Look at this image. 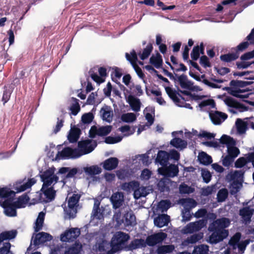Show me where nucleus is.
<instances>
[{"label": "nucleus", "mask_w": 254, "mask_h": 254, "mask_svg": "<svg viewBox=\"0 0 254 254\" xmlns=\"http://www.w3.org/2000/svg\"><path fill=\"white\" fill-rule=\"evenodd\" d=\"M128 103L132 111L134 112H138L140 111L141 102L138 98H135L132 96H129Z\"/></svg>", "instance_id": "33"}, {"label": "nucleus", "mask_w": 254, "mask_h": 254, "mask_svg": "<svg viewBox=\"0 0 254 254\" xmlns=\"http://www.w3.org/2000/svg\"><path fill=\"white\" fill-rule=\"evenodd\" d=\"M175 250L173 245H162L158 247L156 252L158 254H170Z\"/></svg>", "instance_id": "44"}, {"label": "nucleus", "mask_w": 254, "mask_h": 254, "mask_svg": "<svg viewBox=\"0 0 254 254\" xmlns=\"http://www.w3.org/2000/svg\"><path fill=\"white\" fill-rule=\"evenodd\" d=\"M124 217L127 226H133L136 224V218L132 212L126 213Z\"/></svg>", "instance_id": "46"}, {"label": "nucleus", "mask_w": 254, "mask_h": 254, "mask_svg": "<svg viewBox=\"0 0 254 254\" xmlns=\"http://www.w3.org/2000/svg\"><path fill=\"white\" fill-rule=\"evenodd\" d=\"M227 152L228 155L235 159L240 154V151L236 146L229 147L227 149Z\"/></svg>", "instance_id": "61"}, {"label": "nucleus", "mask_w": 254, "mask_h": 254, "mask_svg": "<svg viewBox=\"0 0 254 254\" xmlns=\"http://www.w3.org/2000/svg\"><path fill=\"white\" fill-rule=\"evenodd\" d=\"M235 125L237 128V133L239 134L245 133L248 128L247 122L243 121L241 119H237Z\"/></svg>", "instance_id": "37"}, {"label": "nucleus", "mask_w": 254, "mask_h": 254, "mask_svg": "<svg viewBox=\"0 0 254 254\" xmlns=\"http://www.w3.org/2000/svg\"><path fill=\"white\" fill-rule=\"evenodd\" d=\"M119 164V160L116 157H110L105 160L103 164V168L107 171H111L116 169Z\"/></svg>", "instance_id": "24"}, {"label": "nucleus", "mask_w": 254, "mask_h": 254, "mask_svg": "<svg viewBox=\"0 0 254 254\" xmlns=\"http://www.w3.org/2000/svg\"><path fill=\"white\" fill-rule=\"evenodd\" d=\"M228 192L226 189H220L217 194V198L218 202H223L227 198Z\"/></svg>", "instance_id": "56"}, {"label": "nucleus", "mask_w": 254, "mask_h": 254, "mask_svg": "<svg viewBox=\"0 0 254 254\" xmlns=\"http://www.w3.org/2000/svg\"><path fill=\"white\" fill-rule=\"evenodd\" d=\"M93 119V114L91 112H89L85 113L82 116L81 121L84 124H90L92 122Z\"/></svg>", "instance_id": "63"}, {"label": "nucleus", "mask_w": 254, "mask_h": 254, "mask_svg": "<svg viewBox=\"0 0 254 254\" xmlns=\"http://www.w3.org/2000/svg\"><path fill=\"white\" fill-rule=\"evenodd\" d=\"M11 245L9 242L3 243L0 248V254H13L10 251Z\"/></svg>", "instance_id": "62"}, {"label": "nucleus", "mask_w": 254, "mask_h": 254, "mask_svg": "<svg viewBox=\"0 0 254 254\" xmlns=\"http://www.w3.org/2000/svg\"><path fill=\"white\" fill-rule=\"evenodd\" d=\"M80 134V128L74 126L70 128L67 135V139L70 143L76 142L79 139Z\"/></svg>", "instance_id": "27"}, {"label": "nucleus", "mask_w": 254, "mask_h": 254, "mask_svg": "<svg viewBox=\"0 0 254 254\" xmlns=\"http://www.w3.org/2000/svg\"><path fill=\"white\" fill-rule=\"evenodd\" d=\"M17 234L16 230L6 231L0 234V244L4 240H10L14 239Z\"/></svg>", "instance_id": "30"}, {"label": "nucleus", "mask_w": 254, "mask_h": 254, "mask_svg": "<svg viewBox=\"0 0 254 254\" xmlns=\"http://www.w3.org/2000/svg\"><path fill=\"white\" fill-rule=\"evenodd\" d=\"M167 237V234L162 232L155 233L148 235L145 240H144L145 247L147 246L154 247L157 244H161L166 239Z\"/></svg>", "instance_id": "7"}, {"label": "nucleus", "mask_w": 254, "mask_h": 254, "mask_svg": "<svg viewBox=\"0 0 254 254\" xmlns=\"http://www.w3.org/2000/svg\"><path fill=\"white\" fill-rule=\"evenodd\" d=\"M79 169L78 168H72L63 167L59 169L58 174H66L64 177V179L72 178L76 175L78 172Z\"/></svg>", "instance_id": "22"}, {"label": "nucleus", "mask_w": 254, "mask_h": 254, "mask_svg": "<svg viewBox=\"0 0 254 254\" xmlns=\"http://www.w3.org/2000/svg\"><path fill=\"white\" fill-rule=\"evenodd\" d=\"M107 244V241L104 239H101L98 241L95 244L96 251L103 252L106 251L105 247Z\"/></svg>", "instance_id": "60"}, {"label": "nucleus", "mask_w": 254, "mask_h": 254, "mask_svg": "<svg viewBox=\"0 0 254 254\" xmlns=\"http://www.w3.org/2000/svg\"><path fill=\"white\" fill-rule=\"evenodd\" d=\"M112 129L111 126L100 127L98 128V135L100 136L107 135L111 132Z\"/></svg>", "instance_id": "55"}, {"label": "nucleus", "mask_w": 254, "mask_h": 254, "mask_svg": "<svg viewBox=\"0 0 254 254\" xmlns=\"http://www.w3.org/2000/svg\"><path fill=\"white\" fill-rule=\"evenodd\" d=\"M145 248L144 240L140 239H134L128 244L124 247V250L127 251H133L135 250Z\"/></svg>", "instance_id": "16"}, {"label": "nucleus", "mask_w": 254, "mask_h": 254, "mask_svg": "<svg viewBox=\"0 0 254 254\" xmlns=\"http://www.w3.org/2000/svg\"><path fill=\"white\" fill-rule=\"evenodd\" d=\"M150 63L153 64L156 68L158 69L161 67L163 63V60L161 55L157 53L155 56L152 55L149 59Z\"/></svg>", "instance_id": "42"}, {"label": "nucleus", "mask_w": 254, "mask_h": 254, "mask_svg": "<svg viewBox=\"0 0 254 254\" xmlns=\"http://www.w3.org/2000/svg\"><path fill=\"white\" fill-rule=\"evenodd\" d=\"M153 50V46L151 44H148L146 47L143 50L142 53L140 55V58L143 61L146 59L150 55Z\"/></svg>", "instance_id": "54"}, {"label": "nucleus", "mask_w": 254, "mask_h": 254, "mask_svg": "<svg viewBox=\"0 0 254 254\" xmlns=\"http://www.w3.org/2000/svg\"><path fill=\"white\" fill-rule=\"evenodd\" d=\"M80 252V247L73 245L65 251L64 254H79Z\"/></svg>", "instance_id": "64"}, {"label": "nucleus", "mask_w": 254, "mask_h": 254, "mask_svg": "<svg viewBox=\"0 0 254 254\" xmlns=\"http://www.w3.org/2000/svg\"><path fill=\"white\" fill-rule=\"evenodd\" d=\"M165 89L168 96L175 103L177 104L180 102V99L178 98V96L179 95L180 97H181V95L179 94L176 90L173 89V88L169 86L165 87Z\"/></svg>", "instance_id": "41"}, {"label": "nucleus", "mask_w": 254, "mask_h": 254, "mask_svg": "<svg viewBox=\"0 0 254 254\" xmlns=\"http://www.w3.org/2000/svg\"><path fill=\"white\" fill-rule=\"evenodd\" d=\"M111 202L113 208L117 209L119 208L124 202V196L122 192H117L112 194L110 198Z\"/></svg>", "instance_id": "19"}, {"label": "nucleus", "mask_w": 254, "mask_h": 254, "mask_svg": "<svg viewBox=\"0 0 254 254\" xmlns=\"http://www.w3.org/2000/svg\"><path fill=\"white\" fill-rule=\"evenodd\" d=\"M80 195L74 193L70 196L67 202V206L64 207V218L73 219L76 217L77 213V204L80 198Z\"/></svg>", "instance_id": "2"}, {"label": "nucleus", "mask_w": 254, "mask_h": 254, "mask_svg": "<svg viewBox=\"0 0 254 254\" xmlns=\"http://www.w3.org/2000/svg\"><path fill=\"white\" fill-rule=\"evenodd\" d=\"M80 231L77 228H71L61 235L60 240L63 242H73L80 235Z\"/></svg>", "instance_id": "11"}, {"label": "nucleus", "mask_w": 254, "mask_h": 254, "mask_svg": "<svg viewBox=\"0 0 254 254\" xmlns=\"http://www.w3.org/2000/svg\"><path fill=\"white\" fill-rule=\"evenodd\" d=\"M183 78L181 79V88L183 89H187L190 91H201V89L198 86L193 85V83L190 80L188 79V76L186 77H183Z\"/></svg>", "instance_id": "23"}, {"label": "nucleus", "mask_w": 254, "mask_h": 254, "mask_svg": "<svg viewBox=\"0 0 254 254\" xmlns=\"http://www.w3.org/2000/svg\"><path fill=\"white\" fill-rule=\"evenodd\" d=\"M140 186L138 181H132L128 183H124L121 186L123 190L128 192L132 190L134 192L135 190Z\"/></svg>", "instance_id": "31"}, {"label": "nucleus", "mask_w": 254, "mask_h": 254, "mask_svg": "<svg viewBox=\"0 0 254 254\" xmlns=\"http://www.w3.org/2000/svg\"><path fill=\"white\" fill-rule=\"evenodd\" d=\"M238 58V55L235 53H229L221 55L220 59L222 61L229 63L235 61Z\"/></svg>", "instance_id": "53"}, {"label": "nucleus", "mask_w": 254, "mask_h": 254, "mask_svg": "<svg viewBox=\"0 0 254 254\" xmlns=\"http://www.w3.org/2000/svg\"><path fill=\"white\" fill-rule=\"evenodd\" d=\"M170 216L167 214H163L159 215L154 219V224L155 226L158 228H162L167 226L170 222Z\"/></svg>", "instance_id": "20"}, {"label": "nucleus", "mask_w": 254, "mask_h": 254, "mask_svg": "<svg viewBox=\"0 0 254 254\" xmlns=\"http://www.w3.org/2000/svg\"><path fill=\"white\" fill-rule=\"evenodd\" d=\"M202 238V236L201 234H193L190 237H188L186 240V242L188 244H195L198 241H199Z\"/></svg>", "instance_id": "59"}, {"label": "nucleus", "mask_w": 254, "mask_h": 254, "mask_svg": "<svg viewBox=\"0 0 254 254\" xmlns=\"http://www.w3.org/2000/svg\"><path fill=\"white\" fill-rule=\"evenodd\" d=\"M209 251L207 245L201 244L194 247L192 254H207Z\"/></svg>", "instance_id": "50"}, {"label": "nucleus", "mask_w": 254, "mask_h": 254, "mask_svg": "<svg viewBox=\"0 0 254 254\" xmlns=\"http://www.w3.org/2000/svg\"><path fill=\"white\" fill-rule=\"evenodd\" d=\"M224 102L228 107L237 109L240 112L247 111L249 109L248 107H247L244 104L237 102L235 99L230 97H226L224 100Z\"/></svg>", "instance_id": "13"}, {"label": "nucleus", "mask_w": 254, "mask_h": 254, "mask_svg": "<svg viewBox=\"0 0 254 254\" xmlns=\"http://www.w3.org/2000/svg\"><path fill=\"white\" fill-rule=\"evenodd\" d=\"M30 199L29 197L27 194H23L19 196L16 201H13V204L17 208L25 207L26 204L28 203Z\"/></svg>", "instance_id": "35"}, {"label": "nucleus", "mask_w": 254, "mask_h": 254, "mask_svg": "<svg viewBox=\"0 0 254 254\" xmlns=\"http://www.w3.org/2000/svg\"><path fill=\"white\" fill-rule=\"evenodd\" d=\"M85 173L90 176L98 175L101 173L102 170L98 165H92L83 168Z\"/></svg>", "instance_id": "36"}, {"label": "nucleus", "mask_w": 254, "mask_h": 254, "mask_svg": "<svg viewBox=\"0 0 254 254\" xmlns=\"http://www.w3.org/2000/svg\"><path fill=\"white\" fill-rule=\"evenodd\" d=\"M180 203L184 207V209L188 210H191L197 205L196 201L191 198L180 199Z\"/></svg>", "instance_id": "28"}, {"label": "nucleus", "mask_w": 254, "mask_h": 254, "mask_svg": "<svg viewBox=\"0 0 254 254\" xmlns=\"http://www.w3.org/2000/svg\"><path fill=\"white\" fill-rule=\"evenodd\" d=\"M52 239L53 237L50 234L44 232H39L35 235L33 245L35 246H39L50 242Z\"/></svg>", "instance_id": "15"}, {"label": "nucleus", "mask_w": 254, "mask_h": 254, "mask_svg": "<svg viewBox=\"0 0 254 254\" xmlns=\"http://www.w3.org/2000/svg\"><path fill=\"white\" fill-rule=\"evenodd\" d=\"M149 192L147 191V190L146 187H139L134 190L133 192V197L135 199H138L142 197H145Z\"/></svg>", "instance_id": "45"}, {"label": "nucleus", "mask_w": 254, "mask_h": 254, "mask_svg": "<svg viewBox=\"0 0 254 254\" xmlns=\"http://www.w3.org/2000/svg\"><path fill=\"white\" fill-rule=\"evenodd\" d=\"M55 169L54 168H49L40 175L43 183V190L45 187H50L53 183L56 184L58 182L59 177L55 174Z\"/></svg>", "instance_id": "4"}, {"label": "nucleus", "mask_w": 254, "mask_h": 254, "mask_svg": "<svg viewBox=\"0 0 254 254\" xmlns=\"http://www.w3.org/2000/svg\"><path fill=\"white\" fill-rule=\"evenodd\" d=\"M167 76L169 77V78L174 81L175 84V86L179 90L178 85H180V86L181 87V79L183 78L184 77H186L187 75L182 74L181 75H178V74L174 73V74L172 73L171 72H169L167 75Z\"/></svg>", "instance_id": "39"}, {"label": "nucleus", "mask_w": 254, "mask_h": 254, "mask_svg": "<svg viewBox=\"0 0 254 254\" xmlns=\"http://www.w3.org/2000/svg\"><path fill=\"white\" fill-rule=\"evenodd\" d=\"M170 144L179 150H183L186 148L188 145L187 142L179 137H174L170 141Z\"/></svg>", "instance_id": "26"}, {"label": "nucleus", "mask_w": 254, "mask_h": 254, "mask_svg": "<svg viewBox=\"0 0 254 254\" xmlns=\"http://www.w3.org/2000/svg\"><path fill=\"white\" fill-rule=\"evenodd\" d=\"M254 210L249 206L242 208L240 210L239 214L244 221L246 223L250 222L253 215Z\"/></svg>", "instance_id": "25"}, {"label": "nucleus", "mask_w": 254, "mask_h": 254, "mask_svg": "<svg viewBox=\"0 0 254 254\" xmlns=\"http://www.w3.org/2000/svg\"><path fill=\"white\" fill-rule=\"evenodd\" d=\"M36 182V180L34 178L28 179L26 182H24V180H20L13 185V189L16 191H14L15 193L21 192L30 188Z\"/></svg>", "instance_id": "12"}, {"label": "nucleus", "mask_w": 254, "mask_h": 254, "mask_svg": "<svg viewBox=\"0 0 254 254\" xmlns=\"http://www.w3.org/2000/svg\"><path fill=\"white\" fill-rule=\"evenodd\" d=\"M171 206V203L170 200H161L160 201L157 205V207L162 212H166L167 210Z\"/></svg>", "instance_id": "52"}, {"label": "nucleus", "mask_w": 254, "mask_h": 254, "mask_svg": "<svg viewBox=\"0 0 254 254\" xmlns=\"http://www.w3.org/2000/svg\"><path fill=\"white\" fill-rule=\"evenodd\" d=\"M179 190L180 193L182 194H190L193 193L195 190L194 188L190 186H189L184 183L180 184L179 187Z\"/></svg>", "instance_id": "51"}, {"label": "nucleus", "mask_w": 254, "mask_h": 254, "mask_svg": "<svg viewBox=\"0 0 254 254\" xmlns=\"http://www.w3.org/2000/svg\"><path fill=\"white\" fill-rule=\"evenodd\" d=\"M219 142L222 144H225L227 149H228L229 147L236 146V142L233 138L225 134H223L221 137L219 139Z\"/></svg>", "instance_id": "32"}, {"label": "nucleus", "mask_w": 254, "mask_h": 254, "mask_svg": "<svg viewBox=\"0 0 254 254\" xmlns=\"http://www.w3.org/2000/svg\"><path fill=\"white\" fill-rule=\"evenodd\" d=\"M253 83V81H246L239 80H232L230 82V85L235 88H243L248 85H251Z\"/></svg>", "instance_id": "47"}, {"label": "nucleus", "mask_w": 254, "mask_h": 254, "mask_svg": "<svg viewBox=\"0 0 254 254\" xmlns=\"http://www.w3.org/2000/svg\"><path fill=\"white\" fill-rule=\"evenodd\" d=\"M171 180L169 178L161 179L157 183V188L161 192L168 191L169 190V184Z\"/></svg>", "instance_id": "40"}, {"label": "nucleus", "mask_w": 254, "mask_h": 254, "mask_svg": "<svg viewBox=\"0 0 254 254\" xmlns=\"http://www.w3.org/2000/svg\"><path fill=\"white\" fill-rule=\"evenodd\" d=\"M121 120L124 123H131L136 121V117L133 113H127L121 115Z\"/></svg>", "instance_id": "48"}, {"label": "nucleus", "mask_w": 254, "mask_h": 254, "mask_svg": "<svg viewBox=\"0 0 254 254\" xmlns=\"http://www.w3.org/2000/svg\"><path fill=\"white\" fill-rule=\"evenodd\" d=\"M81 156L82 154H80L78 148H72L70 147H65L61 151H58L57 157L63 160L74 159L78 158Z\"/></svg>", "instance_id": "6"}, {"label": "nucleus", "mask_w": 254, "mask_h": 254, "mask_svg": "<svg viewBox=\"0 0 254 254\" xmlns=\"http://www.w3.org/2000/svg\"><path fill=\"white\" fill-rule=\"evenodd\" d=\"M249 153L247 154V157H241L235 162V167L236 168H242L249 163Z\"/></svg>", "instance_id": "49"}, {"label": "nucleus", "mask_w": 254, "mask_h": 254, "mask_svg": "<svg viewBox=\"0 0 254 254\" xmlns=\"http://www.w3.org/2000/svg\"><path fill=\"white\" fill-rule=\"evenodd\" d=\"M197 159L200 164L205 166H207L212 162V157L203 151L198 154Z\"/></svg>", "instance_id": "34"}, {"label": "nucleus", "mask_w": 254, "mask_h": 254, "mask_svg": "<svg viewBox=\"0 0 254 254\" xmlns=\"http://www.w3.org/2000/svg\"><path fill=\"white\" fill-rule=\"evenodd\" d=\"M40 190L43 192L49 202L54 200L56 194V191L53 187H45L44 189L43 190L42 186Z\"/></svg>", "instance_id": "29"}, {"label": "nucleus", "mask_w": 254, "mask_h": 254, "mask_svg": "<svg viewBox=\"0 0 254 254\" xmlns=\"http://www.w3.org/2000/svg\"><path fill=\"white\" fill-rule=\"evenodd\" d=\"M100 116L103 121L111 123L113 121V113L111 108L108 106L102 107L100 111Z\"/></svg>", "instance_id": "18"}, {"label": "nucleus", "mask_w": 254, "mask_h": 254, "mask_svg": "<svg viewBox=\"0 0 254 254\" xmlns=\"http://www.w3.org/2000/svg\"><path fill=\"white\" fill-rule=\"evenodd\" d=\"M125 55L127 60L130 63L138 76L141 79H143L144 77V74L143 73L141 68L135 64L138 60L137 55L135 51L134 50H132L130 52V55L128 53H126Z\"/></svg>", "instance_id": "10"}, {"label": "nucleus", "mask_w": 254, "mask_h": 254, "mask_svg": "<svg viewBox=\"0 0 254 254\" xmlns=\"http://www.w3.org/2000/svg\"><path fill=\"white\" fill-rule=\"evenodd\" d=\"M14 195L11 193L8 195L7 197L4 199V201L1 203V206L3 208L4 214L8 217H13L17 215V208L13 204V200H14L15 196V192L14 191Z\"/></svg>", "instance_id": "3"}, {"label": "nucleus", "mask_w": 254, "mask_h": 254, "mask_svg": "<svg viewBox=\"0 0 254 254\" xmlns=\"http://www.w3.org/2000/svg\"><path fill=\"white\" fill-rule=\"evenodd\" d=\"M123 139V136L118 135L116 136H109L105 138V142L107 144H115L120 142Z\"/></svg>", "instance_id": "57"}, {"label": "nucleus", "mask_w": 254, "mask_h": 254, "mask_svg": "<svg viewBox=\"0 0 254 254\" xmlns=\"http://www.w3.org/2000/svg\"><path fill=\"white\" fill-rule=\"evenodd\" d=\"M201 176L204 183L208 184L211 180L212 175L209 171L206 169H202L201 170Z\"/></svg>", "instance_id": "58"}, {"label": "nucleus", "mask_w": 254, "mask_h": 254, "mask_svg": "<svg viewBox=\"0 0 254 254\" xmlns=\"http://www.w3.org/2000/svg\"><path fill=\"white\" fill-rule=\"evenodd\" d=\"M97 144L95 141L87 139L81 140L78 142V148L80 154L83 155L87 154L92 152L97 146Z\"/></svg>", "instance_id": "8"}, {"label": "nucleus", "mask_w": 254, "mask_h": 254, "mask_svg": "<svg viewBox=\"0 0 254 254\" xmlns=\"http://www.w3.org/2000/svg\"><path fill=\"white\" fill-rule=\"evenodd\" d=\"M208 230L211 232L208 237V242L210 244H216L226 239L229 235L228 230H224L223 232L216 230L215 228L208 227Z\"/></svg>", "instance_id": "5"}, {"label": "nucleus", "mask_w": 254, "mask_h": 254, "mask_svg": "<svg viewBox=\"0 0 254 254\" xmlns=\"http://www.w3.org/2000/svg\"><path fill=\"white\" fill-rule=\"evenodd\" d=\"M129 239V234L122 231L117 232L113 236L110 242V246L113 253L124 250V247Z\"/></svg>", "instance_id": "1"}, {"label": "nucleus", "mask_w": 254, "mask_h": 254, "mask_svg": "<svg viewBox=\"0 0 254 254\" xmlns=\"http://www.w3.org/2000/svg\"><path fill=\"white\" fill-rule=\"evenodd\" d=\"M209 116L212 123L215 125H220L228 117L226 114L219 111L210 112Z\"/></svg>", "instance_id": "17"}, {"label": "nucleus", "mask_w": 254, "mask_h": 254, "mask_svg": "<svg viewBox=\"0 0 254 254\" xmlns=\"http://www.w3.org/2000/svg\"><path fill=\"white\" fill-rule=\"evenodd\" d=\"M230 224V221L228 218L222 217L217 219L211 223L209 226L223 232L224 230H226V228L228 227Z\"/></svg>", "instance_id": "14"}, {"label": "nucleus", "mask_w": 254, "mask_h": 254, "mask_svg": "<svg viewBox=\"0 0 254 254\" xmlns=\"http://www.w3.org/2000/svg\"><path fill=\"white\" fill-rule=\"evenodd\" d=\"M169 158L168 156V152L163 150H159L156 158L155 159L156 164L164 167L168 164Z\"/></svg>", "instance_id": "21"}, {"label": "nucleus", "mask_w": 254, "mask_h": 254, "mask_svg": "<svg viewBox=\"0 0 254 254\" xmlns=\"http://www.w3.org/2000/svg\"><path fill=\"white\" fill-rule=\"evenodd\" d=\"M159 174L163 176L165 178H174L178 176L179 170L177 165L170 164L159 168L157 170Z\"/></svg>", "instance_id": "9"}, {"label": "nucleus", "mask_w": 254, "mask_h": 254, "mask_svg": "<svg viewBox=\"0 0 254 254\" xmlns=\"http://www.w3.org/2000/svg\"><path fill=\"white\" fill-rule=\"evenodd\" d=\"M71 99L73 102L71 104L69 107L70 114L73 116H76L80 110L79 100L74 97H72Z\"/></svg>", "instance_id": "43"}, {"label": "nucleus", "mask_w": 254, "mask_h": 254, "mask_svg": "<svg viewBox=\"0 0 254 254\" xmlns=\"http://www.w3.org/2000/svg\"><path fill=\"white\" fill-rule=\"evenodd\" d=\"M45 216V212L41 211L39 213L35 222L34 231L35 232H38L42 229L44 224Z\"/></svg>", "instance_id": "38"}]
</instances>
